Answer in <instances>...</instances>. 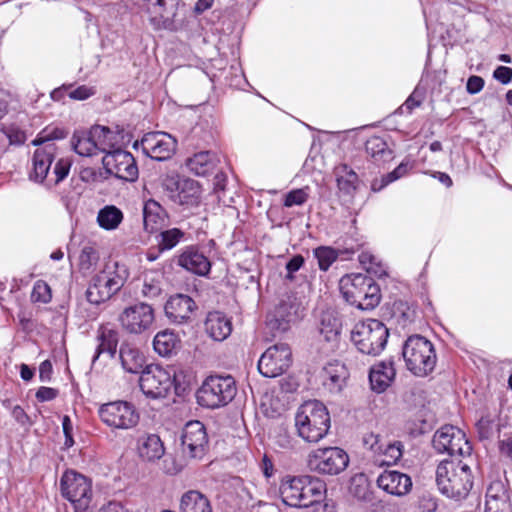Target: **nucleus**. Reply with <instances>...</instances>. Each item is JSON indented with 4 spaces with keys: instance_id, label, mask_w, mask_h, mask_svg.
<instances>
[{
    "instance_id": "nucleus-1",
    "label": "nucleus",
    "mask_w": 512,
    "mask_h": 512,
    "mask_svg": "<svg viewBox=\"0 0 512 512\" xmlns=\"http://www.w3.org/2000/svg\"><path fill=\"white\" fill-rule=\"evenodd\" d=\"M67 132L58 127H46L32 141L38 147L32 157V169L29 174L31 180L44 184L47 188L56 186L69 174L71 162L68 159H59L50 172L55 159L57 147L53 140L64 139Z\"/></svg>"
},
{
    "instance_id": "nucleus-2",
    "label": "nucleus",
    "mask_w": 512,
    "mask_h": 512,
    "mask_svg": "<svg viewBox=\"0 0 512 512\" xmlns=\"http://www.w3.org/2000/svg\"><path fill=\"white\" fill-rule=\"evenodd\" d=\"M436 483L441 494L463 500L473 487L471 468L463 460H443L436 469Z\"/></svg>"
},
{
    "instance_id": "nucleus-3",
    "label": "nucleus",
    "mask_w": 512,
    "mask_h": 512,
    "mask_svg": "<svg viewBox=\"0 0 512 512\" xmlns=\"http://www.w3.org/2000/svg\"><path fill=\"white\" fill-rule=\"evenodd\" d=\"M279 491L284 504L297 508L309 507L322 499L325 484L309 475H287L282 479Z\"/></svg>"
},
{
    "instance_id": "nucleus-4",
    "label": "nucleus",
    "mask_w": 512,
    "mask_h": 512,
    "mask_svg": "<svg viewBox=\"0 0 512 512\" xmlns=\"http://www.w3.org/2000/svg\"><path fill=\"white\" fill-rule=\"evenodd\" d=\"M295 427L299 437L306 442H319L327 435L330 428L327 408L317 400L305 402L297 410Z\"/></svg>"
},
{
    "instance_id": "nucleus-5",
    "label": "nucleus",
    "mask_w": 512,
    "mask_h": 512,
    "mask_svg": "<svg viewBox=\"0 0 512 512\" xmlns=\"http://www.w3.org/2000/svg\"><path fill=\"white\" fill-rule=\"evenodd\" d=\"M339 289L346 302L360 310H372L380 303V288L367 275H345L339 281Z\"/></svg>"
},
{
    "instance_id": "nucleus-6",
    "label": "nucleus",
    "mask_w": 512,
    "mask_h": 512,
    "mask_svg": "<svg viewBox=\"0 0 512 512\" xmlns=\"http://www.w3.org/2000/svg\"><path fill=\"white\" fill-rule=\"evenodd\" d=\"M402 355L407 369L417 377L430 374L437 361L433 344L421 335L407 338L402 347Z\"/></svg>"
},
{
    "instance_id": "nucleus-7",
    "label": "nucleus",
    "mask_w": 512,
    "mask_h": 512,
    "mask_svg": "<svg viewBox=\"0 0 512 512\" xmlns=\"http://www.w3.org/2000/svg\"><path fill=\"white\" fill-rule=\"evenodd\" d=\"M236 394L237 385L232 376L210 375L196 391V400L201 407L218 409L229 404Z\"/></svg>"
},
{
    "instance_id": "nucleus-8",
    "label": "nucleus",
    "mask_w": 512,
    "mask_h": 512,
    "mask_svg": "<svg viewBox=\"0 0 512 512\" xmlns=\"http://www.w3.org/2000/svg\"><path fill=\"white\" fill-rule=\"evenodd\" d=\"M389 330L378 319H366L357 322L351 331V341L359 352L378 356L386 347Z\"/></svg>"
},
{
    "instance_id": "nucleus-9",
    "label": "nucleus",
    "mask_w": 512,
    "mask_h": 512,
    "mask_svg": "<svg viewBox=\"0 0 512 512\" xmlns=\"http://www.w3.org/2000/svg\"><path fill=\"white\" fill-rule=\"evenodd\" d=\"M139 386L143 394L152 399L164 398L171 387H175L176 393L185 390L180 381V375L173 369H166L160 365H147L141 373Z\"/></svg>"
},
{
    "instance_id": "nucleus-10",
    "label": "nucleus",
    "mask_w": 512,
    "mask_h": 512,
    "mask_svg": "<svg viewBox=\"0 0 512 512\" xmlns=\"http://www.w3.org/2000/svg\"><path fill=\"white\" fill-rule=\"evenodd\" d=\"M124 278L112 267L107 265L92 277L86 291L89 303L99 305L109 300L124 285Z\"/></svg>"
},
{
    "instance_id": "nucleus-11",
    "label": "nucleus",
    "mask_w": 512,
    "mask_h": 512,
    "mask_svg": "<svg viewBox=\"0 0 512 512\" xmlns=\"http://www.w3.org/2000/svg\"><path fill=\"white\" fill-rule=\"evenodd\" d=\"M98 414L105 425L119 430H128L135 427L140 418L135 406L122 400L102 404Z\"/></svg>"
},
{
    "instance_id": "nucleus-12",
    "label": "nucleus",
    "mask_w": 512,
    "mask_h": 512,
    "mask_svg": "<svg viewBox=\"0 0 512 512\" xmlns=\"http://www.w3.org/2000/svg\"><path fill=\"white\" fill-rule=\"evenodd\" d=\"M348 464V454L339 447L318 448L308 456L309 468L323 475H338Z\"/></svg>"
},
{
    "instance_id": "nucleus-13",
    "label": "nucleus",
    "mask_w": 512,
    "mask_h": 512,
    "mask_svg": "<svg viewBox=\"0 0 512 512\" xmlns=\"http://www.w3.org/2000/svg\"><path fill=\"white\" fill-rule=\"evenodd\" d=\"M133 148L140 149L145 156L153 160L166 161L176 152L177 141L165 132H148L133 143Z\"/></svg>"
},
{
    "instance_id": "nucleus-14",
    "label": "nucleus",
    "mask_w": 512,
    "mask_h": 512,
    "mask_svg": "<svg viewBox=\"0 0 512 512\" xmlns=\"http://www.w3.org/2000/svg\"><path fill=\"white\" fill-rule=\"evenodd\" d=\"M118 321L127 333L140 335L153 327L155 311L150 304L138 302L125 307L119 314Z\"/></svg>"
},
{
    "instance_id": "nucleus-15",
    "label": "nucleus",
    "mask_w": 512,
    "mask_h": 512,
    "mask_svg": "<svg viewBox=\"0 0 512 512\" xmlns=\"http://www.w3.org/2000/svg\"><path fill=\"white\" fill-rule=\"evenodd\" d=\"M433 447L438 453L450 456H470L472 446L465 433L457 427L446 425L440 428L433 437Z\"/></svg>"
},
{
    "instance_id": "nucleus-16",
    "label": "nucleus",
    "mask_w": 512,
    "mask_h": 512,
    "mask_svg": "<svg viewBox=\"0 0 512 512\" xmlns=\"http://www.w3.org/2000/svg\"><path fill=\"white\" fill-rule=\"evenodd\" d=\"M61 494L77 509H86L92 496L91 482L73 470L66 471L60 481Z\"/></svg>"
},
{
    "instance_id": "nucleus-17",
    "label": "nucleus",
    "mask_w": 512,
    "mask_h": 512,
    "mask_svg": "<svg viewBox=\"0 0 512 512\" xmlns=\"http://www.w3.org/2000/svg\"><path fill=\"white\" fill-rule=\"evenodd\" d=\"M292 363V352L285 343H278L269 347L258 361L259 372L267 378L282 375Z\"/></svg>"
},
{
    "instance_id": "nucleus-18",
    "label": "nucleus",
    "mask_w": 512,
    "mask_h": 512,
    "mask_svg": "<svg viewBox=\"0 0 512 512\" xmlns=\"http://www.w3.org/2000/svg\"><path fill=\"white\" fill-rule=\"evenodd\" d=\"M102 164L110 175L127 182H134L138 178V167L133 155L121 149L112 150L102 158Z\"/></svg>"
},
{
    "instance_id": "nucleus-19",
    "label": "nucleus",
    "mask_w": 512,
    "mask_h": 512,
    "mask_svg": "<svg viewBox=\"0 0 512 512\" xmlns=\"http://www.w3.org/2000/svg\"><path fill=\"white\" fill-rule=\"evenodd\" d=\"M182 451L191 458L201 459L206 452L208 435L204 424L198 420L185 424L181 434Z\"/></svg>"
},
{
    "instance_id": "nucleus-20",
    "label": "nucleus",
    "mask_w": 512,
    "mask_h": 512,
    "mask_svg": "<svg viewBox=\"0 0 512 512\" xmlns=\"http://www.w3.org/2000/svg\"><path fill=\"white\" fill-rule=\"evenodd\" d=\"M177 265L198 276H207L211 270V261L197 245L181 249L177 256Z\"/></svg>"
},
{
    "instance_id": "nucleus-21",
    "label": "nucleus",
    "mask_w": 512,
    "mask_h": 512,
    "mask_svg": "<svg viewBox=\"0 0 512 512\" xmlns=\"http://www.w3.org/2000/svg\"><path fill=\"white\" fill-rule=\"evenodd\" d=\"M196 308L195 301L186 294L172 295L164 306L166 317L175 324H184L190 321Z\"/></svg>"
},
{
    "instance_id": "nucleus-22",
    "label": "nucleus",
    "mask_w": 512,
    "mask_h": 512,
    "mask_svg": "<svg viewBox=\"0 0 512 512\" xmlns=\"http://www.w3.org/2000/svg\"><path fill=\"white\" fill-rule=\"evenodd\" d=\"M96 341L97 346L92 357L93 367L97 364L100 356L103 354H106L110 359L115 357L119 343V333L110 325L102 324L97 329Z\"/></svg>"
},
{
    "instance_id": "nucleus-23",
    "label": "nucleus",
    "mask_w": 512,
    "mask_h": 512,
    "mask_svg": "<svg viewBox=\"0 0 512 512\" xmlns=\"http://www.w3.org/2000/svg\"><path fill=\"white\" fill-rule=\"evenodd\" d=\"M376 482L380 489L395 496L406 495L412 488L411 478L396 470L383 471Z\"/></svg>"
},
{
    "instance_id": "nucleus-24",
    "label": "nucleus",
    "mask_w": 512,
    "mask_h": 512,
    "mask_svg": "<svg viewBox=\"0 0 512 512\" xmlns=\"http://www.w3.org/2000/svg\"><path fill=\"white\" fill-rule=\"evenodd\" d=\"M320 377L325 389L331 393H339L346 385L349 372L343 363L332 361L323 367Z\"/></svg>"
},
{
    "instance_id": "nucleus-25",
    "label": "nucleus",
    "mask_w": 512,
    "mask_h": 512,
    "mask_svg": "<svg viewBox=\"0 0 512 512\" xmlns=\"http://www.w3.org/2000/svg\"><path fill=\"white\" fill-rule=\"evenodd\" d=\"M396 376L393 360L381 361L370 368L369 381L371 389L376 393H382L392 384Z\"/></svg>"
},
{
    "instance_id": "nucleus-26",
    "label": "nucleus",
    "mask_w": 512,
    "mask_h": 512,
    "mask_svg": "<svg viewBox=\"0 0 512 512\" xmlns=\"http://www.w3.org/2000/svg\"><path fill=\"white\" fill-rule=\"evenodd\" d=\"M204 326L206 333L215 341L225 340L232 332L231 320L219 311L209 312Z\"/></svg>"
},
{
    "instance_id": "nucleus-27",
    "label": "nucleus",
    "mask_w": 512,
    "mask_h": 512,
    "mask_svg": "<svg viewBox=\"0 0 512 512\" xmlns=\"http://www.w3.org/2000/svg\"><path fill=\"white\" fill-rule=\"evenodd\" d=\"M300 309L301 304L294 294L283 295L275 308V319L279 325L296 322L301 317Z\"/></svg>"
},
{
    "instance_id": "nucleus-28",
    "label": "nucleus",
    "mask_w": 512,
    "mask_h": 512,
    "mask_svg": "<svg viewBox=\"0 0 512 512\" xmlns=\"http://www.w3.org/2000/svg\"><path fill=\"white\" fill-rule=\"evenodd\" d=\"M219 162L218 156L212 151H200L186 160L187 168L198 176L212 173Z\"/></svg>"
},
{
    "instance_id": "nucleus-29",
    "label": "nucleus",
    "mask_w": 512,
    "mask_h": 512,
    "mask_svg": "<svg viewBox=\"0 0 512 512\" xmlns=\"http://www.w3.org/2000/svg\"><path fill=\"white\" fill-rule=\"evenodd\" d=\"M119 358L126 372L137 374L144 370L145 357L138 348L131 344L124 343L120 346Z\"/></svg>"
},
{
    "instance_id": "nucleus-30",
    "label": "nucleus",
    "mask_w": 512,
    "mask_h": 512,
    "mask_svg": "<svg viewBox=\"0 0 512 512\" xmlns=\"http://www.w3.org/2000/svg\"><path fill=\"white\" fill-rule=\"evenodd\" d=\"M167 215L162 206L155 200L149 199L143 206V224L147 232L153 233L165 222Z\"/></svg>"
},
{
    "instance_id": "nucleus-31",
    "label": "nucleus",
    "mask_w": 512,
    "mask_h": 512,
    "mask_svg": "<svg viewBox=\"0 0 512 512\" xmlns=\"http://www.w3.org/2000/svg\"><path fill=\"white\" fill-rule=\"evenodd\" d=\"M139 456L146 461H155L164 454V446L158 435L149 434L138 440Z\"/></svg>"
},
{
    "instance_id": "nucleus-32",
    "label": "nucleus",
    "mask_w": 512,
    "mask_h": 512,
    "mask_svg": "<svg viewBox=\"0 0 512 512\" xmlns=\"http://www.w3.org/2000/svg\"><path fill=\"white\" fill-rule=\"evenodd\" d=\"M89 131L99 153L112 152L111 149L118 142V135L115 131L102 125H94Z\"/></svg>"
},
{
    "instance_id": "nucleus-33",
    "label": "nucleus",
    "mask_w": 512,
    "mask_h": 512,
    "mask_svg": "<svg viewBox=\"0 0 512 512\" xmlns=\"http://www.w3.org/2000/svg\"><path fill=\"white\" fill-rule=\"evenodd\" d=\"M367 154L377 165L384 164L394 158L393 151L387 142L380 136L370 137L365 144Z\"/></svg>"
},
{
    "instance_id": "nucleus-34",
    "label": "nucleus",
    "mask_w": 512,
    "mask_h": 512,
    "mask_svg": "<svg viewBox=\"0 0 512 512\" xmlns=\"http://www.w3.org/2000/svg\"><path fill=\"white\" fill-rule=\"evenodd\" d=\"M180 510L181 512H213L207 496L197 490H190L183 494Z\"/></svg>"
},
{
    "instance_id": "nucleus-35",
    "label": "nucleus",
    "mask_w": 512,
    "mask_h": 512,
    "mask_svg": "<svg viewBox=\"0 0 512 512\" xmlns=\"http://www.w3.org/2000/svg\"><path fill=\"white\" fill-rule=\"evenodd\" d=\"M334 174L340 192L345 195H352L356 190L358 175L347 164L336 166Z\"/></svg>"
},
{
    "instance_id": "nucleus-36",
    "label": "nucleus",
    "mask_w": 512,
    "mask_h": 512,
    "mask_svg": "<svg viewBox=\"0 0 512 512\" xmlns=\"http://www.w3.org/2000/svg\"><path fill=\"white\" fill-rule=\"evenodd\" d=\"M200 187L197 181L190 178H183V183L176 195L174 203L179 205L193 206L198 203Z\"/></svg>"
},
{
    "instance_id": "nucleus-37",
    "label": "nucleus",
    "mask_w": 512,
    "mask_h": 512,
    "mask_svg": "<svg viewBox=\"0 0 512 512\" xmlns=\"http://www.w3.org/2000/svg\"><path fill=\"white\" fill-rule=\"evenodd\" d=\"M508 505H511L509 495L503 483L501 481L491 483L486 491L485 506H489L490 510H497L499 506L505 509Z\"/></svg>"
},
{
    "instance_id": "nucleus-38",
    "label": "nucleus",
    "mask_w": 512,
    "mask_h": 512,
    "mask_svg": "<svg viewBox=\"0 0 512 512\" xmlns=\"http://www.w3.org/2000/svg\"><path fill=\"white\" fill-rule=\"evenodd\" d=\"M71 143L74 151L80 156L92 157L99 154L89 130L76 131Z\"/></svg>"
},
{
    "instance_id": "nucleus-39",
    "label": "nucleus",
    "mask_w": 512,
    "mask_h": 512,
    "mask_svg": "<svg viewBox=\"0 0 512 512\" xmlns=\"http://www.w3.org/2000/svg\"><path fill=\"white\" fill-rule=\"evenodd\" d=\"M179 343L178 336L169 330L158 332L153 340V347L160 356H170Z\"/></svg>"
},
{
    "instance_id": "nucleus-40",
    "label": "nucleus",
    "mask_w": 512,
    "mask_h": 512,
    "mask_svg": "<svg viewBox=\"0 0 512 512\" xmlns=\"http://www.w3.org/2000/svg\"><path fill=\"white\" fill-rule=\"evenodd\" d=\"M123 220V212L114 205H106L97 214L99 226L105 230H115Z\"/></svg>"
},
{
    "instance_id": "nucleus-41",
    "label": "nucleus",
    "mask_w": 512,
    "mask_h": 512,
    "mask_svg": "<svg viewBox=\"0 0 512 512\" xmlns=\"http://www.w3.org/2000/svg\"><path fill=\"white\" fill-rule=\"evenodd\" d=\"M67 93L68 97L73 100H86L91 96L95 95L96 90L94 87L87 85H80L76 88H73L72 85H63L60 88L55 89L51 93V97L53 100H60L63 97V94Z\"/></svg>"
},
{
    "instance_id": "nucleus-42",
    "label": "nucleus",
    "mask_w": 512,
    "mask_h": 512,
    "mask_svg": "<svg viewBox=\"0 0 512 512\" xmlns=\"http://www.w3.org/2000/svg\"><path fill=\"white\" fill-rule=\"evenodd\" d=\"M186 238V233L179 228H169L161 231L157 236L160 251H170Z\"/></svg>"
},
{
    "instance_id": "nucleus-43",
    "label": "nucleus",
    "mask_w": 512,
    "mask_h": 512,
    "mask_svg": "<svg viewBox=\"0 0 512 512\" xmlns=\"http://www.w3.org/2000/svg\"><path fill=\"white\" fill-rule=\"evenodd\" d=\"M340 320L330 313H325L321 317L320 334L327 342L337 341L341 331Z\"/></svg>"
},
{
    "instance_id": "nucleus-44",
    "label": "nucleus",
    "mask_w": 512,
    "mask_h": 512,
    "mask_svg": "<svg viewBox=\"0 0 512 512\" xmlns=\"http://www.w3.org/2000/svg\"><path fill=\"white\" fill-rule=\"evenodd\" d=\"M411 167L412 165L410 164L409 161L401 162L393 171L387 173L381 179H375L371 184L372 190L375 192L382 190L390 183L405 176L411 169Z\"/></svg>"
},
{
    "instance_id": "nucleus-45",
    "label": "nucleus",
    "mask_w": 512,
    "mask_h": 512,
    "mask_svg": "<svg viewBox=\"0 0 512 512\" xmlns=\"http://www.w3.org/2000/svg\"><path fill=\"white\" fill-rule=\"evenodd\" d=\"M377 454L383 456L378 460L380 465H394L403 455V444L400 441L390 442L385 447L382 446V451Z\"/></svg>"
},
{
    "instance_id": "nucleus-46",
    "label": "nucleus",
    "mask_w": 512,
    "mask_h": 512,
    "mask_svg": "<svg viewBox=\"0 0 512 512\" xmlns=\"http://www.w3.org/2000/svg\"><path fill=\"white\" fill-rule=\"evenodd\" d=\"M313 255L317 259L319 269L322 271H327L338 258L337 250L329 246L315 248Z\"/></svg>"
},
{
    "instance_id": "nucleus-47",
    "label": "nucleus",
    "mask_w": 512,
    "mask_h": 512,
    "mask_svg": "<svg viewBox=\"0 0 512 512\" xmlns=\"http://www.w3.org/2000/svg\"><path fill=\"white\" fill-rule=\"evenodd\" d=\"M99 260L97 250L92 246H84L79 255V269L83 274L90 273Z\"/></svg>"
},
{
    "instance_id": "nucleus-48",
    "label": "nucleus",
    "mask_w": 512,
    "mask_h": 512,
    "mask_svg": "<svg viewBox=\"0 0 512 512\" xmlns=\"http://www.w3.org/2000/svg\"><path fill=\"white\" fill-rule=\"evenodd\" d=\"M309 192L310 188L308 186L293 189L285 195L283 205L288 208L293 206H301L308 200Z\"/></svg>"
},
{
    "instance_id": "nucleus-49",
    "label": "nucleus",
    "mask_w": 512,
    "mask_h": 512,
    "mask_svg": "<svg viewBox=\"0 0 512 512\" xmlns=\"http://www.w3.org/2000/svg\"><path fill=\"white\" fill-rule=\"evenodd\" d=\"M359 259L360 262L365 266L368 273L374 274L378 278L387 276L386 267L383 264L377 262L375 256L363 253L360 255Z\"/></svg>"
},
{
    "instance_id": "nucleus-50",
    "label": "nucleus",
    "mask_w": 512,
    "mask_h": 512,
    "mask_svg": "<svg viewBox=\"0 0 512 512\" xmlns=\"http://www.w3.org/2000/svg\"><path fill=\"white\" fill-rule=\"evenodd\" d=\"M52 298L50 286L42 281L38 280L33 286L31 293V299L33 302L48 303Z\"/></svg>"
},
{
    "instance_id": "nucleus-51",
    "label": "nucleus",
    "mask_w": 512,
    "mask_h": 512,
    "mask_svg": "<svg viewBox=\"0 0 512 512\" xmlns=\"http://www.w3.org/2000/svg\"><path fill=\"white\" fill-rule=\"evenodd\" d=\"M2 131L5 134V136L8 138L9 143L11 145L20 146V145L24 144L26 141L25 132L19 126L15 125V124L3 125Z\"/></svg>"
},
{
    "instance_id": "nucleus-52",
    "label": "nucleus",
    "mask_w": 512,
    "mask_h": 512,
    "mask_svg": "<svg viewBox=\"0 0 512 512\" xmlns=\"http://www.w3.org/2000/svg\"><path fill=\"white\" fill-rule=\"evenodd\" d=\"M183 178L178 174H168L163 178L162 187L167 192L168 197L174 201V196L178 192Z\"/></svg>"
},
{
    "instance_id": "nucleus-53",
    "label": "nucleus",
    "mask_w": 512,
    "mask_h": 512,
    "mask_svg": "<svg viewBox=\"0 0 512 512\" xmlns=\"http://www.w3.org/2000/svg\"><path fill=\"white\" fill-rule=\"evenodd\" d=\"M80 178L82 181L90 184L100 183L108 179L105 169L102 171L91 167L82 169L80 171Z\"/></svg>"
},
{
    "instance_id": "nucleus-54",
    "label": "nucleus",
    "mask_w": 512,
    "mask_h": 512,
    "mask_svg": "<svg viewBox=\"0 0 512 512\" xmlns=\"http://www.w3.org/2000/svg\"><path fill=\"white\" fill-rule=\"evenodd\" d=\"M162 292L161 282L155 279H149L148 276H145L142 294L147 298H155L159 296Z\"/></svg>"
},
{
    "instance_id": "nucleus-55",
    "label": "nucleus",
    "mask_w": 512,
    "mask_h": 512,
    "mask_svg": "<svg viewBox=\"0 0 512 512\" xmlns=\"http://www.w3.org/2000/svg\"><path fill=\"white\" fill-rule=\"evenodd\" d=\"M304 263L305 259L300 254L294 255L292 258H290V260L286 263L285 266V269L287 271L285 279L288 281H293L295 279L294 274L301 269Z\"/></svg>"
},
{
    "instance_id": "nucleus-56",
    "label": "nucleus",
    "mask_w": 512,
    "mask_h": 512,
    "mask_svg": "<svg viewBox=\"0 0 512 512\" xmlns=\"http://www.w3.org/2000/svg\"><path fill=\"white\" fill-rule=\"evenodd\" d=\"M437 506V500L432 495L423 494L419 497L418 509L420 512H435Z\"/></svg>"
},
{
    "instance_id": "nucleus-57",
    "label": "nucleus",
    "mask_w": 512,
    "mask_h": 512,
    "mask_svg": "<svg viewBox=\"0 0 512 512\" xmlns=\"http://www.w3.org/2000/svg\"><path fill=\"white\" fill-rule=\"evenodd\" d=\"M493 78L503 85L512 81V68L508 66H498L493 72Z\"/></svg>"
},
{
    "instance_id": "nucleus-58",
    "label": "nucleus",
    "mask_w": 512,
    "mask_h": 512,
    "mask_svg": "<svg viewBox=\"0 0 512 512\" xmlns=\"http://www.w3.org/2000/svg\"><path fill=\"white\" fill-rule=\"evenodd\" d=\"M484 84L485 82L482 77L472 75L467 80L466 90L469 94H477L483 89Z\"/></svg>"
},
{
    "instance_id": "nucleus-59",
    "label": "nucleus",
    "mask_w": 512,
    "mask_h": 512,
    "mask_svg": "<svg viewBox=\"0 0 512 512\" xmlns=\"http://www.w3.org/2000/svg\"><path fill=\"white\" fill-rule=\"evenodd\" d=\"M57 395H58L57 389H54L51 387H46V386L40 387L36 392V398L39 402L51 401V400L55 399L57 397Z\"/></svg>"
},
{
    "instance_id": "nucleus-60",
    "label": "nucleus",
    "mask_w": 512,
    "mask_h": 512,
    "mask_svg": "<svg viewBox=\"0 0 512 512\" xmlns=\"http://www.w3.org/2000/svg\"><path fill=\"white\" fill-rule=\"evenodd\" d=\"M422 103V97L415 99V96H409L404 104L397 110V113L403 114L405 111L410 114L414 108L419 107Z\"/></svg>"
},
{
    "instance_id": "nucleus-61",
    "label": "nucleus",
    "mask_w": 512,
    "mask_h": 512,
    "mask_svg": "<svg viewBox=\"0 0 512 512\" xmlns=\"http://www.w3.org/2000/svg\"><path fill=\"white\" fill-rule=\"evenodd\" d=\"M62 428L65 435V446L71 447L74 444L72 437V423L68 416H64L62 420Z\"/></svg>"
},
{
    "instance_id": "nucleus-62",
    "label": "nucleus",
    "mask_w": 512,
    "mask_h": 512,
    "mask_svg": "<svg viewBox=\"0 0 512 512\" xmlns=\"http://www.w3.org/2000/svg\"><path fill=\"white\" fill-rule=\"evenodd\" d=\"M53 368L49 360L43 361L39 366V378L42 382H48L51 379Z\"/></svg>"
},
{
    "instance_id": "nucleus-63",
    "label": "nucleus",
    "mask_w": 512,
    "mask_h": 512,
    "mask_svg": "<svg viewBox=\"0 0 512 512\" xmlns=\"http://www.w3.org/2000/svg\"><path fill=\"white\" fill-rule=\"evenodd\" d=\"M379 436L375 434H369L364 438V445L372 450L374 453L382 451V444H379Z\"/></svg>"
},
{
    "instance_id": "nucleus-64",
    "label": "nucleus",
    "mask_w": 512,
    "mask_h": 512,
    "mask_svg": "<svg viewBox=\"0 0 512 512\" xmlns=\"http://www.w3.org/2000/svg\"><path fill=\"white\" fill-rule=\"evenodd\" d=\"M98 512H128L122 503L117 501H110L103 505Z\"/></svg>"
}]
</instances>
